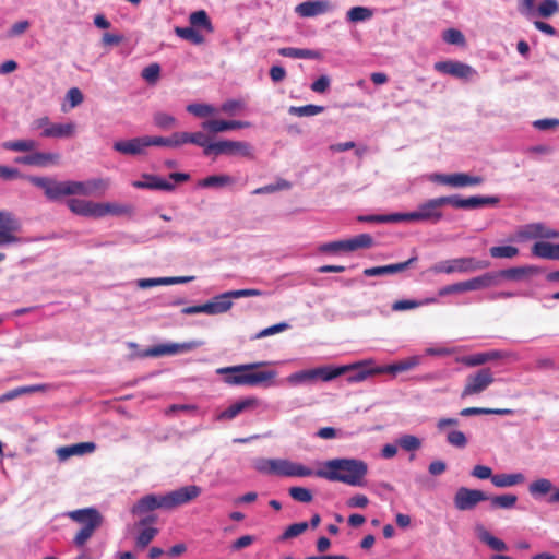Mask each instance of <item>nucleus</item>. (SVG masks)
<instances>
[{"mask_svg": "<svg viewBox=\"0 0 559 559\" xmlns=\"http://www.w3.org/2000/svg\"><path fill=\"white\" fill-rule=\"evenodd\" d=\"M267 361L236 365L218 368L216 372L224 376L223 380L231 386H271L274 383L277 372L275 370H259L267 366Z\"/></svg>", "mask_w": 559, "mask_h": 559, "instance_id": "nucleus-1", "label": "nucleus"}, {"mask_svg": "<svg viewBox=\"0 0 559 559\" xmlns=\"http://www.w3.org/2000/svg\"><path fill=\"white\" fill-rule=\"evenodd\" d=\"M368 473V465L357 459H333L324 462L323 468L316 472V476L340 481L349 486H362Z\"/></svg>", "mask_w": 559, "mask_h": 559, "instance_id": "nucleus-2", "label": "nucleus"}, {"mask_svg": "<svg viewBox=\"0 0 559 559\" xmlns=\"http://www.w3.org/2000/svg\"><path fill=\"white\" fill-rule=\"evenodd\" d=\"M255 468L260 473L282 477H308L316 473L300 464L286 459H261L257 461Z\"/></svg>", "mask_w": 559, "mask_h": 559, "instance_id": "nucleus-3", "label": "nucleus"}, {"mask_svg": "<svg viewBox=\"0 0 559 559\" xmlns=\"http://www.w3.org/2000/svg\"><path fill=\"white\" fill-rule=\"evenodd\" d=\"M68 516L82 525V528L73 539L76 547H83L93 536L94 532L103 524V515L95 508L73 510L68 513Z\"/></svg>", "mask_w": 559, "mask_h": 559, "instance_id": "nucleus-4", "label": "nucleus"}, {"mask_svg": "<svg viewBox=\"0 0 559 559\" xmlns=\"http://www.w3.org/2000/svg\"><path fill=\"white\" fill-rule=\"evenodd\" d=\"M448 205L447 197L429 199L408 213H399L400 222H427L437 224L443 218L441 207Z\"/></svg>", "mask_w": 559, "mask_h": 559, "instance_id": "nucleus-5", "label": "nucleus"}, {"mask_svg": "<svg viewBox=\"0 0 559 559\" xmlns=\"http://www.w3.org/2000/svg\"><path fill=\"white\" fill-rule=\"evenodd\" d=\"M67 205L76 215L85 217H103L108 214H123L126 209L115 203H95L82 199H69Z\"/></svg>", "mask_w": 559, "mask_h": 559, "instance_id": "nucleus-6", "label": "nucleus"}, {"mask_svg": "<svg viewBox=\"0 0 559 559\" xmlns=\"http://www.w3.org/2000/svg\"><path fill=\"white\" fill-rule=\"evenodd\" d=\"M489 262L485 260H477L472 257L466 258H457L447 261H441L439 263L433 264L430 267V272L435 274L445 273H471L479 270L487 269L489 266Z\"/></svg>", "mask_w": 559, "mask_h": 559, "instance_id": "nucleus-7", "label": "nucleus"}, {"mask_svg": "<svg viewBox=\"0 0 559 559\" xmlns=\"http://www.w3.org/2000/svg\"><path fill=\"white\" fill-rule=\"evenodd\" d=\"M28 181L43 189L46 198L51 201L71 195V180L57 181L48 177L31 176L28 177Z\"/></svg>", "mask_w": 559, "mask_h": 559, "instance_id": "nucleus-8", "label": "nucleus"}, {"mask_svg": "<svg viewBox=\"0 0 559 559\" xmlns=\"http://www.w3.org/2000/svg\"><path fill=\"white\" fill-rule=\"evenodd\" d=\"M346 371L347 367H320L292 373L288 377V381L294 384L312 381L318 378L323 381H331L342 374H345Z\"/></svg>", "mask_w": 559, "mask_h": 559, "instance_id": "nucleus-9", "label": "nucleus"}, {"mask_svg": "<svg viewBox=\"0 0 559 559\" xmlns=\"http://www.w3.org/2000/svg\"><path fill=\"white\" fill-rule=\"evenodd\" d=\"M495 382L493 373L489 368H481L475 373L466 377L465 385L461 392V397L465 399L472 395L483 393Z\"/></svg>", "mask_w": 559, "mask_h": 559, "instance_id": "nucleus-10", "label": "nucleus"}, {"mask_svg": "<svg viewBox=\"0 0 559 559\" xmlns=\"http://www.w3.org/2000/svg\"><path fill=\"white\" fill-rule=\"evenodd\" d=\"M202 492L201 487L189 485L180 487L164 495V510H173L180 506L187 504L195 500Z\"/></svg>", "mask_w": 559, "mask_h": 559, "instance_id": "nucleus-11", "label": "nucleus"}, {"mask_svg": "<svg viewBox=\"0 0 559 559\" xmlns=\"http://www.w3.org/2000/svg\"><path fill=\"white\" fill-rule=\"evenodd\" d=\"M429 180L436 183L445 185L453 188L479 186L484 182V178L481 176H472L466 173L431 174L429 176Z\"/></svg>", "mask_w": 559, "mask_h": 559, "instance_id": "nucleus-12", "label": "nucleus"}, {"mask_svg": "<svg viewBox=\"0 0 559 559\" xmlns=\"http://www.w3.org/2000/svg\"><path fill=\"white\" fill-rule=\"evenodd\" d=\"M488 499L489 497L481 490L460 487L453 497V503L459 511H468Z\"/></svg>", "mask_w": 559, "mask_h": 559, "instance_id": "nucleus-13", "label": "nucleus"}, {"mask_svg": "<svg viewBox=\"0 0 559 559\" xmlns=\"http://www.w3.org/2000/svg\"><path fill=\"white\" fill-rule=\"evenodd\" d=\"M497 359H513L518 360L519 357L513 352L492 349L484 353H476L468 356H463L457 360L467 367H477L485 365L488 361Z\"/></svg>", "mask_w": 559, "mask_h": 559, "instance_id": "nucleus-14", "label": "nucleus"}, {"mask_svg": "<svg viewBox=\"0 0 559 559\" xmlns=\"http://www.w3.org/2000/svg\"><path fill=\"white\" fill-rule=\"evenodd\" d=\"M261 405V401L258 397L249 396L229 405L226 409L217 414L216 419L219 421H229L236 418L243 412L253 411Z\"/></svg>", "mask_w": 559, "mask_h": 559, "instance_id": "nucleus-15", "label": "nucleus"}, {"mask_svg": "<svg viewBox=\"0 0 559 559\" xmlns=\"http://www.w3.org/2000/svg\"><path fill=\"white\" fill-rule=\"evenodd\" d=\"M201 345L198 341H190L185 343H170V344H159L148 348L145 352V356L150 357H159L165 355H176L179 353H187L195 349Z\"/></svg>", "mask_w": 559, "mask_h": 559, "instance_id": "nucleus-16", "label": "nucleus"}, {"mask_svg": "<svg viewBox=\"0 0 559 559\" xmlns=\"http://www.w3.org/2000/svg\"><path fill=\"white\" fill-rule=\"evenodd\" d=\"M151 144V135L133 138L127 141H117L114 143V150L123 155H140Z\"/></svg>", "mask_w": 559, "mask_h": 559, "instance_id": "nucleus-17", "label": "nucleus"}, {"mask_svg": "<svg viewBox=\"0 0 559 559\" xmlns=\"http://www.w3.org/2000/svg\"><path fill=\"white\" fill-rule=\"evenodd\" d=\"M435 69L438 72L459 79H468L476 73V71L471 66L461 61L452 60L437 62L435 63Z\"/></svg>", "mask_w": 559, "mask_h": 559, "instance_id": "nucleus-18", "label": "nucleus"}, {"mask_svg": "<svg viewBox=\"0 0 559 559\" xmlns=\"http://www.w3.org/2000/svg\"><path fill=\"white\" fill-rule=\"evenodd\" d=\"M519 236L523 239H559V230L549 228L544 223H532L525 225Z\"/></svg>", "mask_w": 559, "mask_h": 559, "instance_id": "nucleus-19", "label": "nucleus"}, {"mask_svg": "<svg viewBox=\"0 0 559 559\" xmlns=\"http://www.w3.org/2000/svg\"><path fill=\"white\" fill-rule=\"evenodd\" d=\"M108 187V182L104 179H91L86 181L71 180V195L90 197L98 191L104 192Z\"/></svg>", "mask_w": 559, "mask_h": 559, "instance_id": "nucleus-20", "label": "nucleus"}, {"mask_svg": "<svg viewBox=\"0 0 559 559\" xmlns=\"http://www.w3.org/2000/svg\"><path fill=\"white\" fill-rule=\"evenodd\" d=\"M372 360H364L357 364L346 366V372L354 371L350 376H348L347 381L349 383H356L361 382L371 376L381 374V367H372Z\"/></svg>", "mask_w": 559, "mask_h": 559, "instance_id": "nucleus-21", "label": "nucleus"}, {"mask_svg": "<svg viewBox=\"0 0 559 559\" xmlns=\"http://www.w3.org/2000/svg\"><path fill=\"white\" fill-rule=\"evenodd\" d=\"M332 9L329 0H313L299 3L295 12L302 17H313L324 14Z\"/></svg>", "mask_w": 559, "mask_h": 559, "instance_id": "nucleus-22", "label": "nucleus"}, {"mask_svg": "<svg viewBox=\"0 0 559 559\" xmlns=\"http://www.w3.org/2000/svg\"><path fill=\"white\" fill-rule=\"evenodd\" d=\"M60 155L58 153L33 152L29 155L16 157L15 162L23 165L46 167L50 164H58Z\"/></svg>", "mask_w": 559, "mask_h": 559, "instance_id": "nucleus-23", "label": "nucleus"}, {"mask_svg": "<svg viewBox=\"0 0 559 559\" xmlns=\"http://www.w3.org/2000/svg\"><path fill=\"white\" fill-rule=\"evenodd\" d=\"M416 261H417V255H414L404 262L365 269L362 273L365 276H368V277L391 275V274H395V273L405 271L411 265H413Z\"/></svg>", "mask_w": 559, "mask_h": 559, "instance_id": "nucleus-24", "label": "nucleus"}, {"mask_svg": "<svg viewBox=\"0 0 559 559\" xmlns=\"http://www.w3.org/2000/svg\"><path fill=\"white\" fill-rule=\"evenodd\" d=\"M164 495L143 496L131 509L134 515H141L156 509H164Z\"/></svg>", "mask_w": 559, "mask_h": 559, "instance_id": "nucleus-25", "label": "nucleus"}, {"mask_svg": "<svg viewBox=\"0 0 559 559\" xmlns=\"http://www.w3.org/2000/svg\"><path fill=\"white\" fill-rule=\"evenodd\" d=\"M201 127L210 133H221L228 130L248 128L250 127V122L239 120H206L202 122Z\"/></svg>", "mask_w": 559, "mask_h": 559, "instance_id": "nucleus-26", "label": "nucleus"}, {"mask_svg": "<svg viewBox=\"0 0 559 559\" xmlns=\"http://www.w3.org/2000/svg\"><path fill=\"white\" fill-rule=\"evenodd\" d=\"M497 284H498V275H496L495 272H488L480 276L461 282L463 293L489 288Z\"/></svg>", "mask_w": 559, "mask_h": 559, "instance_id": "nucleus-27", "label": "nucleus"}, {"mask_svg": "<svg viewBox=\"0 0 559 559\" xmlns=\"http://www.w3.org/2000/svg\"><path fill=\"white\" fill-rule=\"evenodd\" d=\"M221 155H239L243 157L252 158V147L249 143L243 141H219Z\"/></svg>", "mask_w": 559, "mask_h": 559, "instance_id": "nucleus-28", "label": "nucleus"}, {"mask_svg": "<svg viewBox=\"0 0 559 559\" xmlns=\"http://www.w3.org/2000/svg\"><path fill=\"white\" fill-rule=\"evenodd\" d=\"M234 299L231 290L215 296L212 300L205 302L207 314H219L228 311Z\"/></svg>", "mask_w": 559, "mask_h": 559, "instance_id": "nucleus-29", "label": "nucleus"}, {"mask_svg": "<svg viewBox=\"0 0 559 559\" xmlns=\"http://www.w3.org/2000/svg\"><path fill=\"white\" fill-rule=\"evenodd\" d=\"M475 533L477 538L490 549L495 551H506L508 549L507 544L502 539L493 536L483 524L475 525Z\"/></svg>", "mask_w": 559, "mask_h": 559, "instance_id": "nucleus-30", "label": "nucleus"}, {"mask_svg": "<svg viewBox=\"0 0 559 559\" xmlns=\"http://www.w3.org/2000/svg\"><path fill=\"white\" fill-rule=\"evenodd\" d=\"M538 273L539 269L533 265L510 267L507 270L495 272V274L498 275V280L502 277L511 281H520L536 275Z\"/></svg>", "mask_w": 559, "mask_h": 559, "instance_id": "nucleus-31", "label": "nucleus"}, {"mask_svg": "<svg viewBox=\"0 0 559 559\" xmlns=\"http://www.w3.org/2000/svg\"><path fill=\"white\" fill-rule=\"evenodd\" d=\"M96 445L93 442H80L72 445L61 447L57 450V455L60 460H67L73 455H83L92 453Z\"/></svg>", "mask_w": 559, "mask_h": 559, "instance_id": "nucleus-32", "label": "nucleus"}, {"mask_svg": "<svg viewBox=\"0 0 559 559\" xmlns=\"http://www.w3.org/2000/svg\"><path fill=\"white\" fill-rule=\"evenodd\" d=\"M133 186L139 189H155L164 191H171L175 188L171 182L154 175H144V180L134 181Z\"/></svg>", "mask_w": 559, "mask_h": 559, "instance_id": "nucleus-33", "label": "nucleus"}, {"mask_svg": "<svg viewBox=\"0 0 559 559\" xmlns=\"http://www.w3.org/2000/svg\"><path fill=\"white\" fill-rule=\"evenodd\" d=\"M532 254L542 259L559 261V243L537 241L532 247Z\"/></svg>", "mask_w": 559, "mask_h": 559, "instance_id": "nucleus-34", "label": "nucleus"}, {"mask_svg": "<svg viewBox=\"0 0 559 559\" xmlns=\"http://www.w3.org/2000/svg\"><path fill=\"white\" fill-rule=\"evenodd\" d=\"M76 126L73 122L69 123H52L49 129L41 131L43 138H71L74 135Z\"/></svg>", "mask_w": 559, "mask_h": 559, "instance_id": "nucleus-35", "label": "nucleus"}, {"mask_svg": "<svg viewBox=\"0 0 559 559\" xmlns=\"http://www.w3.org/2000/svg\"><path fill=\"white\" fill-rule=\"evenodd\" d=\"M420 364V357L412 356L406 359L400 360L392 365L381 366L382 373H392L396 374L397 372H403L411 370L417 367Z\"/></svg>", "mask_w": 559, "mask_h": 559, "instance_id": "nucleus-36", "label": "nucleus"}, {"mask_svg": "<svg viewBox=\"0 0 559 559\" xmlns=\"http://www.w3.org/2000/svg\"><path fill=\"white\" fill-rule=\"evenodd\" d=\"M21 229V224L19 219L13 221V223H9L0 227V246L15 243L19 242V237L15 236Z\"/></svg>", "mask_w": 559, "mask_h": 559, "instance_id": "nucleus-37", "label": "nucleus"}, {"mask_svg": "<svg viewBox=\"0 0 559 559\" xmlns=\"http://www.w3.org/2000/svg\"><path fill=\"white\" fill-rule=\"evenodd\" d=\"M524 481V476L518 474H496L491 477V483L499 488L511 487Z\"/></svg>", "mask_w": 559, "mask_h": 559, "instance_id": "nucleus-38", "label": "nucleus"}, {"mask_svg": "<svg viewBox=\"0 0 559 559\" xmlns=\"http://www.w3.org/2000/svg\"><path fill=\"white\" fill-rule=\"evenodd\" d=\"M2 147L12 152H33L37 147V142L31 139L8 141L2 144Z\"/></svg>", "mask_w": 559, "mask_h": 559, "instance_id": "nucleus-39", "label": "nucleus"}, {"mask_svg": "<svg viewBox=\"0 0 559 559\" xmlns=\"http://www.w3.org/2000/svg\"><path fill=\"white\" fill-rule=\"evenodd\" d=\"M183 132H175L169 138L164 136H151L152 146H167V147H178L183 145L182 141Z\"/></svg>", "mask_w": 559, "mask_h": 559, "instance_id": "nucleus-40", "label": "nucleus"}, {"mask_svg": "<svg viewBox=\"0 0 559 559\" xmlns=\"http://www.w3.org/2000/svg\"><path fill=\"white\" fill-rule=\"evenodd\" d=\"M189 21L192 27H202L209 33L214 31L212 22L204 10H199L191 13Z\"/></svg>", "mask_w": 559, "mask_h": 559, "instance_id": "nucleus-41", "label": "nucleus"}, {"mask_svg": "<svg viewBox=\"0 0 559 559\" xmlns=\"http://www.w3.org/2000/svg\"><path fill=\"white\" fill-rule=\"evenodd\" d=\"M448 205L455 209L473 210L476 206V195L469 198H462L459 194L447 195Z\"/></svg>", "mask_w": 559, "mask_h": 559, "instance_id": "nucleus-42", "label": "nucleus"}, {"mask_svg": "<svg viewBox=\"0 0 559 559\" xmlns=\"http://www.w3.org/2000/svg\"><path fill=\"white\" fill-rule=\"evenodd\" d=\"M324 107L319 105L290 106L288 112L297 117H310L323 112Z\"/></svg>", "mask_w": 559, "mask_h": 559, "instance_id": "nucleus-43", "label": "nucleus"}, {"mask_svg": "<svg viewBox=\"0 0 559 559\" xmlns=\"http://www.w3.org/2000/svg\"><path fill=\"white\" fill-rule=\"evenodd\" d=\"M373 245V239L369 234H360L352 239L346 240L347 251H355L357 249L370 248Z\"/></svg>", "mask_w": 559, "mask_h": 559, "instance_id": "nucleus-44", "label": "nucleus"}, {"mask_svg": "<svg viewBox=\"0 0 559 559\" xmlns=\"http://www.w3.org/2000/svg\"><path fill=\"white\" fill-rule=\"evenodd\" d=\"M490 504L493 509H511L515 506L518 497L512 493L495 496L489 498Z\"/></svg>", "mask_w": 559, "mask_h": 559, "instance_id": "nucleus-45", "label": "nucleus"}, {"mask_svg": "<svg viewBox=\"0 0 559 559\" xmlns=\"http://www.w3.org/2000/svg\"><path fill=\"white\" fill-rule=\"evenodd\" d=\"M278 53L283 57L288 58H302V59H313L317 57V52L309 49H300L294 47H284L278 49Z\"/></svg>", "mask_w": 559, "mask_h": 559, "instance_id": "nucleus-46", "label": "nucleus"}, {"mask_svg": "<svg viewBox=\"0 0 559 559\" xmlns=\"http://www.w3.org/2000/svg\"><path fill=\"white\" fill-rule=\"evenodd\" d=\"M175 32L180 38L186 39L192 44L200 45L204 41V37L192 26L176 27Z\"/></svg>", "mask_w": 559, "mask_h": 559, "instance_id": "nucleus-47", "label": "nucleus"}, {"mask_svg": "<svg viewBox=\"0 0 559 559\" xmlns=\"http://www.w3.org/2000/svg\"><path fill=\"white\" fill-rule=\"evenodd\" d=\"M489 253L495 259H511L519 254V249L513 246H495L489 249Z\"/></svg>", "mask_w": 559, "mask_h": 559, "instance_id": "nucleus-48", "label": "nucleus"}, {"mask_svg": "<svg viewBox=\"0 0 559 559\" xmlns=\"http://www.w3.org/2000/svg\"><path fill=\"white\" fill-rule=\"evenodd\" d=\"M234 182V179L228 175H213L204 178L200 186L204 188H211V187H223L227 185H231Z\"/></svg>", "mask_w": 559, "mask_h": 559, "instance_id": "nucleus-49", "label": "nucleus"}, {"mask_svg": "<svg viewBox=\"0 0 559 559\" xmlns=\"http://www.w3.org/2000/svg\"><path fill=\"white\" fill-rule=\"evenodd\" d=\"M373 15L372 11L366 7H353L347 12V20L350 22H362L371 19Z\"/></svg>", "mask_w": 559, "mask_h": 559, "instance_id": "nucleus-50", "label": "nucleus"}, {"mask_svg": "<svg viewBox=\"0 0 559 559\" xmlns=\"http://www.w3.org/2000/svg\"><path fill=\"white\" fill-rule=\"evenodd\" d=\"M158 534V530L155 527H144L135 539V545L140 549H144Z\"/></svg>", "mask_w": 559, "mask_h": 559, "instance_id": "nucleus-51", "label": "nucleus"}, {"mask_svg": "<svg viewBox=\"0 0 559 559\" xmlns=\"http://www.w3.org/2000/svg\"><path fill=\"white\" fill-rule=\"evenodd\" d=\"M288 492L292 499L298 502L309 503L313 500V495L311 490L305 487H290Z\"/></svg>", "mask_w": 559, "mask_h": 559, "instance_id": "nucleus-52", "label": "nucleus"}, {"mask_svg": "<svg viewBox=\"0 0 559 559\" xmlns=\"http://www.w3.org/2000/svg\"><path fill=\"white\" fill-rule=\"evenodd\" d=\"M153 121L156 127L164 130L170 129L177 124V120L174 116L163 111L155 112Z\"/></svg>", "mask_w": 559, "mask_h": 559, "instance_id": "nucleus-53", "label": "nucleus"}, {"mask_svg": "<svg viewBox=\"0 0 559 559\" xmlns=\"http://www.w3.org/2000/svg\"><path fill=\"white\" fill-rule=\"evenodd\" d=\"M397 444L405 451H416L421 447V441L413 435H403L397 439Z\"/></svg>", "mask_w": 559, "mask_h": 559, "instance_id": "nucleus-54", "label": "nucleus"}, {"mask_svg": "<svg viewBox=\"0 0 559 559\" xmlns=\"http://www.w3.org/2000/svg\"><path fill=\"white\" fill-rule=\"evenodd\" d=\"M187 111L199 118H204L215 114V108L207 104H190L187 106Z\"/></svg>", "mask_w": 559, "mask_h": 559, "instance_id": "nucleus-55", "label": "nucleus"}, {"mask_svg": "<svg viewBox=\"0 0 559 559\" xmlns=\"http://www.w3.org/2000/svg\"><path fill=\"white\" fill-rule=\"evenodd\" d=\"M552 489V484L549 479L540 478L530 485V492L532 495H546Z\"/></svg>", "mask_w": 559, "mask_h": 559, "instance_id": "nucleus-56", "label": "nucleus"}, {"mask_svg": "<svg viewBox=\"0 0 559 559\" xmlns=\"http://www.w3.org/2000/svg\"><path fill=\"white\" fill-rule=\"evenodd\" d=\"M537 11L542 17H550L559 11V3L557 0H544Z\"/></svg>", "mask_w": 559, "mask_h": 559, "instance_id": "nucleus-57", "label": "nucleus"}, {"mask_svg": "<svg viewBox=\"0 0 559 559\" xmlns=\"http://www.w3.org/2000/svg\"><path fill=\"white\" fill-rule=\"evenodd\" d=\"M160 75V67L158 63H151L142 70V78L150 84L157 82Z\"/></svg>", "mask_w": 559, "mask_h": 559, "instance_id": "nucleus-58", "label": "nucleus"}, {"mask_svg": "<svg viewBox=\"0 0 559 559\" xmlns=\"http://www.w3.org/2000/svg\"><path fill=\"white\" fill-rule=\"evenodd\" d=\"M207 141H209V138L203 132L199 131V132H193V133L183 132L181 142H185V144L190 143V144H194V145L202 147L205 145V143Z\"/></svg>", "mask_w": 559, "mask_h": 559, "instance_id": "nucleus-59", "label": "nucleus"}, {"mask_svg": "<svg viewBox=\"0 0 559 559\" xmlns=\"http://www.w3.org/2000/svg\"><path fill=\"white\" fill-rule=\"evenodd\" d=\"M308 527H309V523H307V522L294 523L285 530V532L283 533L281 538L288 539V538L296 537V536L302 534L304 532H306Z\"/></svg>", "mask_w": 559, "mask_h": 559, "instance_id": "nucleus-60", "label": "nucleus"}, {"mask_svg": "<svg viewBox=\"0 0 559 559\" xmlns=\"http://www.w3.org/2000/svg\"><path fill=\"white\" fill-rule=\"evenodd\" d=\"M443 39L451 45H463L465 43L464 35L461 31L449 28L443 33Z\"/></svg>", "mask_w": 559, "mask_h": 559, "instance_id": "nucleus-61", "label": "nucleus"}, {"mask_svg": "<svg viewBox=\"0 0 559 559\" xmlns=\"http://www.w3.org/2000/svg\"><path fill=\"white\" fill-rule=\"evenodd\" d=\"M221 109L223 112L233 116L245 109V103L240 99H228L223 103Z\"/></svg>", "mask_w": 559, "mask_h": 559, "instance_id": "nucleus-62", "label": "nucleus"}, {"mask_svg": "<svg viewBox=\"0 0 559 559\" xmlns=\"http://www.w3.org/2000/svg\"><path fill=\"white\" fill-rule=\"evenodd\" d=\"M447 441L456 448H464L467 444L465 435L460 430H451L447 435Z\"/></svg>", "mask_w": 559, "mask_h": 559, "instance_id": "nucleus-63", "label": "nucleus"}, {"mask_svg": "<svg viewBox=\"0 0 559 559\" xmlns=\"http://www.w3.org/2000/svg\"><path fill=\"white\" fill-rule=\"evenodd\" d=\"M364 222H376V223H397L400 222L399 213L389 215H369L359 217Z\"/></svg>", "mask_w": 559, "mask_h": 559, "instance_id": "nucleus-64", "label": "nucleus"}]
</instances>
